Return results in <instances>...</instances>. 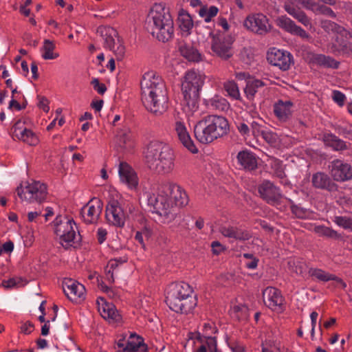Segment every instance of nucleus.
<instances>
[{
  "label": "nucleus",
  "instance_id": "52",
  "mask_svg": "<svg viewBox=\"0 0 352 352\" xmlns=\"http://www.w3.org/2000/svg\"><path fill=\"white\" fill-rule=\"evenodd\" d=\"M336 131L340 135L352 140V125L346 126H338L336 127Z\"/></svg>",
  "mask_w": 352,
  "mask_h": 352
},
{
  "label": "nucleus",
  "instance_id": "43",
  "mask_svg": "<svg viewBox=\"0 0 352 352\" xmlns=\"http://www.w3.org/2000/svg\"><path fill=\"white\" fill-rule=\"evenodd\" d=\"M224 89L228 94L235 100H240L239 87L234 81H228L224 84Z\"/></svg>",
  "mask_w": 352,
  "mask_h": 352
},
{
  "label": "nucleus",
  "instance_id": "51",
  "mask_svg": "<svg viewBox=\"0 0 352 352\" xmlns=\"http://www.w3.org/2000/svg\"><path fill=\"white\" fill-rule=\"evenodd\" d=\"M318 12L320 14L336 18V14L334 12V11L329 7H327L324 5H319L317 3V6H315L314 11Z\"/></svg>",
  "mask_w": 352,
  "mask_h": 352
},
{
  "label": "nucleus",
  "instance_id": "12",
  "mask_svg": "<svg viewBox=\"0 0 352 352\" xmlns=\"http://www.w3.org/2000/svg\"><path fill=\"white\" fill-rule=\"evenodd\" d=\"M105 217L107 221L115 226L122 228L124 226L125 214L119 201L115 199H111L106 206Z\"/></svg>",
  "mask_w": 352,
  "mask_h": 352
},
{
  "label": "nucleus",
  "instance_id": "42",
  "mask_svg": "<svg viewBox=\"0 0 352 352\" xmlns=\"http://www.w3.org/2000/svg\"><path fill=\"white\" fill-rule=\"evenodd\" d=\"M292 205L290 206L291 211L298 219H307L311 215V211L309 209L302 208L298 205L294 204L291 200Z\"/></svg>",
  "mask_w": 352,
  "mask_h": 352
},
{
  "label": "nucleus",
  "instance_id": "35",
  "mask_svg": "<svg viewBox=\"0 0 352 352\" xmlns=\"http://www.w3.org/2000/svg\"><path fill=\"white\" fill-rule=\"evenodd\" d=\"M265 85L261 80L249 78L247 80L246 86L244 89L245 94L248 99H253L258 89Z\"/></svg>",
  "mask_w": 352,
  "mask_h": 352
},
{
  "label": "nucleus",
  "instance_id": "64",
  "mask_svg": "<svg viewBox=\"0 0 352 352\" xmlns=\"http://www.w3.org/2000/svg\"><path fill=\"white\" fill-rule=\"evenodd\" d=\"M107 234V232L105 229H103L102 228H98V232H97V235H98V241L99 243L101 244L105 241Z\"/></svg>",
  "mask_w": 352,
  "mask_h": 352
},
{
  "label": "nucleus",
  "instance_id": "19",
  "mask_svg": "<svg viewBox=\"0 0 352 352\" xmlns=\"http://www.w3.org/2000/svg\"><path fill=\"white\" fill-rule=\"evenodd\" d=\"M263 297L265 305L272 310L280 309L284 301L280 292L272 287H268L263 291Z\"/></svg>",
  "mask_w": 352,
  "mask_h": 352
},
{
  "label": "nucleus",
  "instance_id": "22",
  "mask_svg": "<svg viewBox=\"0 0 352 352\" xmlns=\"http://www.w3.org/2000/svg\"><path fill=\"white\" fill-rule=\"evenodd\" d=\"M119 176L120 180L127 184L130 188H135L138 184L136 173L126 162H120L119 165Z\"/></svg>",
  "mask_w": 352,
  "mask_h": 352
},
{
  "label": "nucleus",
  "instance_id": "5",
  "mask_svg": "<svg viewBox=\"0 0 352 352\" xmlns=\"http://www.w3.org/2000/svg\"><path fill=\"white\" fill-rule=\"evenodd\" d=\"M192 292L187 283L173 284L167 292L166 302L171 310L177 313L188 314L197 305L196 297L192 296Z\"/></svg>",
  "mask_w": 352,
  "mask_h": 352
},
{
  "label": "nucleus",
  "instance_id": "21",
  "mask_svg": "<svg viewBox=\"0 0 352 352\" xmlns=\"http://www.w3.org/2000/svg\"><path fill=\"white\" fill-rule=\"evenodd\" d=\"M311 182L316 188L329 192L338 190V185L324 173L318 172L312 175Z\"/></svg>",
  "mask_w": 352,
  "mask_h": 352
},
{
  "label": "nucleus",
  "instance_id": "11",
  "mask_svg": "<svg viewBox=\"0 0 352 352\" xmlns=\"http://www.w3.org/2000/svg\"><path fill=\"white\" fill-rule=\"evenodd\" d=\"M160 192L165 193L168 196L170 202L174 201L177 206H184L188 203V196L183 189L178 185L170 183L164 182L160 184Z\"/></svg>",
  "mask_w": 352,
  "mask_h": 352
},
{
  "label": "nucleus",
  "instance_id": "31",
  "mask_svg": "<svg viewBox=\"0 0 352 352\" xmlns=\"http://www.w3.org/2000/svg\"><path fill=\"white\" fill-rule=\"evenodd\" d=\"M178 50L189 61L197 62L200 60L201 55L198 50L183 41L178 43Z\"/></svg>",
  "mask_w": 352,
  "mask_h": 352
},
{
  "label": "nucleus",
  "instance_id": "36",
  "mask_svg": "<svg viewBox=\"0 0 352 352\" xmlns=\"http://www.w3.org/2000/svg\"><path fill=\"white\" fill-rule=\"evenodd\" d=\"M314 232L319 236H326L333 239H339L342 238L340 234L329 227L324 226H317L314 229Z\"/></svg>",
  "mask_w": 352,
  "mask_h": 352
},
{
  "label": "nucleus",
  "instance_id": "55",
  "mask_svg": "<svg viewBox=\"0 0 352 352\" xmlns=\"http://www.w3.org/2000/svg\"><path fill=\"white\" fill-rule=\"evenodd\" d=\"M333 100L340 106H342L346 99L345 95L340 91L335 90L333 91Z\"/></svg>",
  "mask_w": 352,
  "mask_h": 352
},
{
  "label": "nucleus",
  "instance_id": "54",
  "mask_svg": "<svg viewBox=\"0 0 352 352\" xmlns=\"http://www.w3.org/2000/svg\"><path fill=\"white\" fill-rule=\"evenodd\" d=\"M91 84L93 85L94 89L98 91L99 94H104L107 90L106 85L104 84H100L98 78H94Z\"/></svg>",
  "mask_w": 352,
  "mask_h": 352
},
{
  "label": "nucleus",
  "instance_id": "24",
  "mask_svg": "<svg viewBox=\"0 0 352 352\" xmlns=\"http://www.w3.org/2000/svg\"><path fill=\"white\" fill-rule=\"evenodd\" d=\"M175 130L182 144L192 153H197L198 150L191 140L184 122L177 121L175 122Z\"/></svg>",
  "mask_w": 352,
  "mask_h": 352
},
{
  "label": "nucleus",
  "instance_id": "1",
  "mask_svg": "<svg viewBox=\"0 0 352 352\" xmlns=\"http://www.w3.org/2000/svg\"><path fill=\"white\" fill-rule=\"evenodd\" d=\"M141 99L145 108L155 116L168 109V97L165 83L153 72L144 74L141 82Z\"/></svg>",
  "mask_w": 352,
  "mask_h": 352
},
{
  "label": "nucleus",
  "instance_id": "29",
  "mask_svg": "<svg viewBox=\"0 0 352 352\" xmlns=\"http://www.w3.org/2000/svg\"><path fill=\"white\" fill-rule=\"evenodd\" d=\"M284 8L289 15L296 19L299 23L305 27H311V19L308 17L306 13L300 8L295 7L289 3H285L284 5Z\"/></svg>",
  "mask_w": 352,
  "mask_h": 352
},
{
  "label": "nucleus",
  "instance_id": "61",
  "mask_svg": "<svg viewBox=\"0 0 352 352\" xmlns=\"http://www.w3.org/2000/svg\"><path fill=\"white\" fill-rule=\"evenodd\" d=\"M39 99L38 107L42 109L45 112H48L50 107L48 106V100L44 96H38Z\"/></svg>",
  "mask_w": 352,
  "mask_h": 352
},
{
  "label": "nucleus",
  "instance_id": "20",
  "mask_svg": "<svg viewBox=\"0 0 352 352\" xmlns=\"http://www.w3.org/2000/svg\"><path fill=\"white\" fill-rule=\"evenodd\" d=\"M98 311L105 320L112 322H118L121 319L114 305L107 302L104 298L100 297L97 300Z\"/></svg>",
  "mask_w": 352,
  "mask_h": 352
},
{
  "label": "nucleus",
  "instance_id": "44",
  "mask_svg": "<svg viewBox=\"0 0 352 352\" xmlns=\"http://www.w3.org/2000/svg\"><path fill=\"white\" fill-rule=\"evenodd\" d=\"M136 339V342L133 341H129L126 347L123 349V352H126V351L128 352H133V351H142L143 346H146V345L143 342L142 337L137 336Z\"/></svg>",
  "mask_w": 352,
  "mask_h": 352
},
{
  "label": "nucleus",
  "instance_id": "27",
  "mask_svg": "<svg viewBox=\"0 0 352 352\" xmlns=\"http://www.w3.org/2000/svg\"><path fill=\"white\" fill-rule=\"evenodd\" d=\"M293 103L290 100H279L274 105V112L280 121L287 120L292 116Z\"/></svg>",
  "mask_w": 352,
  "mask_h": 352
},
{
  "label": "nucleus",
  "instance_id": "33",
  "mask_svg": "<svg viewBox=\"0 0 352 352\" xmlns=\"http://www.w3.org/2000/svg\"><path fill=\"white\" fill-rule=\"evenodd\" d=\"M311 60L314 64L327 68L337 69L340 65V63L334 58L324 54H314Z\"/></svg>",
  "mask_w": 352,
  "mask_h": 352
},
{
  "label": "nucleus",
  "instance_id": "8",
  "mask_svg": "<svg viewBox=\"0 0 352 352\" xmlns=\"http://www.w3.org/2000/svg\"><path fill=\"white\" fill-rule=\"evenodd\" d=\"M157 195H151L148 198V206L153 207V212L167 219H172L174 214L172 212V206L168 196L160 192V186L157 188Z\"/></svg>",
  "mask_w": 352,
  "mask_h": 352
},
{
  "label": "nucleus",
  "instance_id": "38",
  "mask_svg": "<svg viewBox=\"0 0 352 352\" xmlns=\"http://www.w3.org/2000/svg\"><path fill=\"white\" fill-rule=\"evenodd\" d=\"M55 45L53 42L49 39H45L43 43L42 50L44 53L42 55V58L45 60L55 59L58 57V54L54 53Z\"/></svg>",
  "mask_w": 352,
  "mask_h": 352
},
{
  "label": "nucleus",
  "instance_id": "3",
  "mask_svg": "<svg viewBox=\"0 0 352 352\" xmlns=\"http://www.w3.org/2000/svg\"><path fill=\"white\" fill-rule=\"evenodd\" d=\"M144 157L148 167L158 174L169 173L174 168V153L162 142H150L146 147Z\"/></svg>",
  "mask_w": 352,
  "mask_h": 352
},
{
  "label": "nucleus",
  "instance_id": "18",
  "mask_svg": "<svg viewBox=\"0 0 352 352\" xmlns=\"http://www.w3.org/2000/svg\"><path fill=\"white\" fill-rule=\"evenodd\" d=\"M63 289L67 297L72 301H77L78 299L83 298L85 292L83 285L71 278L64 279Z\"/></svg>",
  "mask_w": 352,
  "mask_h": 352
},
{
  "label": "nucleus",
  "instance_id": "58",
  "mask_svg": "<svg viewBox=\"0 0 352 352\" xmlns=\"http://www.w3.org/2000/svg\"><path fill=\"white\" fill-rule=\"evenodd\" d=\"M236 128L241 135H249L250 129L245 123L242 122L236 123Z\"/></svg>",
  "mask_w": 352,
  "mask_h": 352
},
{
  "label": "nucleus",
  "instance_id": "28",
  "mask_svg": "<svg viewBox=\"0 0 352 352\" xmlns=\"http://www.w3.org/2000/svg\"><path fill=\"white\" fill-rule=\"evenodd\" d=\"M197 340L201 343V346L198 348L197 352H217V340L215 337L209 336L206 333L204 336H201L200 333H197Z\"/></svg>",
  "mask_w": 352,
  "mask_h": 352
},
{
  "label": "nucleus",
  "instance_id": "13",
  "mask_svg": "<svg viewBox=\"0 0 352 352\" xmlns=\"http://www.w3.org/2000/svg\"><path fill=\"white\" fill-rule=\"evenodd\" d=\"M267 59L270 64L278 67L283 71H287L293 64V56L287 51L271 49L267 54Z\"/></svg>",
  "mask_w": 352,
  "mask_h": 352
},
{
  "label": "nucleus",
  "instance_id": "37",
  "mask_svg": "<svg viewBox=\"0 0 352 352\" xmlns=\"http://www.w3.org/2000/svg\"><path fill=\"white\" fill-rule=\"evenodd\" d=\"M208 104L212 109L221 111H226L229 106L227 100L219 96H214L213 98H210L208 102Z\"/></svg>",
  "mask_w": 352,
  "mask_h": 352
},
{
  "label": "nucleus",
  "instance_id": "6",
  "mask_svg": "<svg viewBox=\"0 0 352 352\" xmlns=\"http://www.w3.org/2000/svg\"><path fill=\"white\" fill-rule=\"evenodd\" d=\"M205 81V75L194 69L186 72L182 82L184 111L193 113L199 108V91Z\"/></svg>",
  "mask_w": 352,
  "mask_h": 352
},
{
  "label": "nucleus",
  "instance_id": "4",
  "mask_svg": "<svg viewBox=\"0 0 352 352\" xmlns=\"http://www.w3.org/2000/svg\"><path fill=\"white\" fill-rule=\"evenodd\" d=\"M229 131L228 122L221 116L208 115L194 126L195 138L202 144H208L227 134Z\"/></svg>",
  "mask_w": 352,
  "mask_h": 352
},
{
  "label": "nucleus",
  "instance_id": "40",
  "mask_svg": "<svg viewBox=\"0 0 352 352\" xmlns=\"http://www.w3.org/2000/svg\"><path fill=\"white\" fill-rule=\"evenodd\" d=\"M309 274L311 276L315 277L318 280L323 282L332 280V278H334V274H329L318 268H311L309 270Z\"/></svg>",
  "mask_w": 352,
  "mask_h": 352
},
{
  "label": "nucleus",
  "instance_id": "23",
  "mask_svg": "<svg viewBox=\"0 0 352 352\" xmlns=\"http://www.w3.org/2000/svg\"><path fill=\"white\" fill-rule=\"evenodd\" d=\"M279 27L286 32L300 36L304 39H309L310 35L301 27L297 25L292 19L287 16H281L278 19Z\"/></svg>",
  "mask_w": 352,
  "mask_h": 352
},
{
  "label": "nucleus",
  "instance_id": "46",
  "mask_svg": "<svg viewBox=\"0 0 352 352\" xmlns=\"http://www.w3.org/2000/svg\"><path fill=\"white\" fill-rule=\"evenodd\" d=\"M261 137L271 146L276 147L280 143V140L278 135L271 131L265 130V132H263Z\"/></svg>",
  "mask_w": 352,
  "mask_h": 352
},
{
  "label": "nucleus",
  "instance_id": "60",
  "mask_svg": "<svg viewBox=\"0 0 352 352\" xmlns=\"http://www.w3.org/2000/svg\"><path fill=\"white\" fill-rule=\"evenodd\" d=\"M34 329V324L31 322L27 321L21 325V331L24 334H30L33 331Z\"/></svg>",
  "mask_w": 352,
  "mask_h": 352
},
{
  "label": "nucleus",
  "instance_id": "34",
  "mask_svg": "<svg viewBox=\"0 0 352 352\" xmlns=\"http://www.w3.org/2000/svg\"><path fill=\"white\" fill-rule=\"evenodd\" d=\"M326 145L331 147L335 151H344L348 149L346 143L332 133H328L323 137Z\"/></svg>",
  "mask_w": 352,
  "mask_h": 352
},
{
  "label": "nucleus",
  "instance_id": "50",
  "mask_svg": "<svg viewBox=\"0 0 352 352\" xmlns=\"http://www.w3.org/2000/svg\"><path fill=\"white\" fill-rule=\"evenodd\" d=\"M28 129L25 126V123L22 122L21 120H18L13 126L12 130V136L13 138H21L22 133L26 131Z\"/></svg>",
  "mask_w": 352,
  "mask_h": 352
},
{
  "label": "nucleus",
  "instance_id": "17",
  "mask_svg": "<svg viewBox=\"0 0 352 352\" xmlns=\"http://www.w3.org/2000/svg\"><path fill=\"white\" fill-rule=\"evenodd\" d=\"M258 192L263 200L272 205L279 203L282 198L280 189L270 181H264L258 186Z\"/></svg>",
  "mask_w": 352,
  "mask_h": 352
},
{
  "label": "nucleus",
  "instance_id": "2",
  "mask_svg": "<svg viewBox=\"0 0 352 352\" xmlns=\"http://www.w3.org/2000/svg\"><path fill=\"white\" fill-rule=\"evenodd\" d=\"M144 27L146 31L159 41L170 40L174 34L173 19L165 6L155 3L148 13Z\"/></svg>",
  "mask_w": 352,
  "mask_h": 352
},
{
  "label": "nucleus",
  "instance_id": "47",
  "mask_svg": "<svg viewBox=\"0 0 352 352\" xmlns=\"http://www.w3.org/2000/svg\"><path fill=\"white\" fill-rule=\"evenodd\" d=\"M333 222L345 230L352 231V218L348 216H336Z\"/></svg>",
  "mask_w": 352,
  "mask_h": 352
},
{
  "label": "nucleus",
  "instance_id": "53",
  "mask_svg": "<svg viewBox=\"0 0 352 352\" xmlns=\"http://www.w3.org/2000/svg\"><path fill=\"white\" fill-rule=\"evenodd\" d=\"M240 56L242 60L246 64H250L254 59V56L251 50L247 48H243L241 50Z\"/></svg>",
  "mask_w": 352,
  "mask_h": 352
},
{
  "label": "nucleus",
  "instance_id": "10",
  "mask_svg": "<svg viewBox=\"0 0 352 352\" xmlns=\"http://www.w3.org/2000/svg\"><path fill=\"white\" fill-rule=\"evenodd\" d=\"M54 232L60 237V243L63 246H70L71 243L74 241L76 236L74 227L76 223L74 220L68 219L63 222L61 217H57L54 221Z\"/></svg>",
  "mask_w": 352,
  "mask_h": 352
},
{
  "label": "nucleus",
  "instance_id": "49",
  "mask_svg": "<svg viewBox=\"0 0 352 352\" xmlns=\"http://www.w3.org/2000/svg\"><path fill=\"white\" fill-rule=\"evenodd\" d=\"M266 130V127L265 126V122L263 120L258 119L257 120L253 121L251 123V131L252 134L254 136L262 135L263 132H265Z\"/></svg>",
  "mask_w": 352,
  "mask_h": 352
},
{
  "label": "nucleus",
  "instance_id": "9",
  "mask_svg": "<svg viewBox=\"0 0 352 352\" xmlns=\"http://www.w3.org/2000/svg\"><path fill=\"white\" fill-rule=\"evenodd\" d=\"M209 35L212 36L211 48L214 53L223 60H228L233 55L232 37L225 36L223 34H212L209 32Z\"/></svg>",
  "mask_w": 352,
  "mask_h": 352
},
{
  "label": "nucleus",
  "instance_id": "14",
  "mask_svg": "<svg viewBox=\"0 0 352 352\" xmlns=\"http://www.w3.org/2000/svg\"><path fill=\"white\" fill-rule=\"evenodd\" d=\"M102 210V201L96 198L92 199L80 210V215L87 224L96 223Z\"/></svg>",
  "mask_w": 352,
  "mask_h": 352
},
{
  "label": "nucleus",
  "instance_id": "32",
  "mask_svg": "<svg viewBox=\"0 0 352 352\" xmlns=\"http://www.w3.org/2000/svg\"><path fill=\"white\" fill-rule=\"evenodd\" d=\"M178 23L181 30L186 33V36L190 34V30L193 27V21L192 16L187 11L181 9L178 14Z\"/></svg>",
  "mask_w": 352,
  "mask_h": 352
},
{
  "label": "nucleus",
  "instance_id": "30",
  "mask_svg": "<svg viewBox=\"0 0 352 352\" xmlns=\"http://www.w3.org/2000/svg\"><path fill=\"white\" fill-rule=\"evenodd\" d=\"M237 160L245 169L252 170L257 167V160L254 153L250 151H240L237 155Z\"/></svg>",
  "mask_w": 352,
  "mask_h": 352
},
{
  "label": "nucleus",
  "instance_id": "62",
  "mask_svg": "<svg viewBox=\"0 0 352 352\" xmlns=\"http://www.w3.org/2000/svg\"><path fill=\"white\" fill-rule=\"evenodd\" d=\"M127 261V258H115L112 259L109 262V265H110L111 269H116L119 266V265L126 263Z\"/></svg>",
  "mask_w": 352,
  "mask_h": 352
},
{
  "label": "nucleus",
  "instance_id": "57",
  "mask_svg": "<svg viewBox=\"0 0 352 352\" xmlns=\"http://www.w3.org/2000/svg\"><path fill=\"white\" fill-rule=\"evenodd\" d=\"M119 144L120 146L124 148H126L127 143L129 142V137L126 133V131H121L118 134Z\"/></svg>",
  "mask_w": 352,
  "mask_h": 352
},
{
  "label": "nucleus",
  "instance_id": "39",
  "mask_svg": "<svg viewBox=\"0 0 352 352\" xmlns=\"http://www.w3.org/2000/svg\"><path fill=\"white\" fill-rule=\"evenodd\" d=\"M230 315L238 320H245L248 317V309L245 305H234L231 311Z\"/></svg>",
  "mask_w": 352,
  "mask_h": 352
},
{
  "label": "nucleus",
  "instance_id": "25",
  "mask_svg": "<svg viewBox=\"0 0 352 352\" xmlns=\"http://www.w3.org/2000/svg\"><path fill=\"white\" fill-rule=\"evenodd\" d=\"M219 232L226 237L232 238L235 240L247 241L252 237L250 232L235 226H221Z\"/></svg>",
  "mask_w": 352,
  "mask_h": 352
},
{
  "label": "nucleus",
  "instance_id": "59",
  "mask_svg": "<svg viewBox=\"0 0 352 352\" xmlns=\"http://www.w3.org/2000/svg\"><path fill=\"white\" fill-rule=\"evenodd\" d=\"M340 54H349L352 53V43H340Z\"/></svg>",
  "mask_w": 352,
  "mask_h": 352
},
{
  "label": "nucleus",
  "instance_id": "41",
  "mask_svg": "<svg viewBox=\"0 0 352 352\" xmlns=\"http://www.w3.org/2000/svg\"><path fill=\"white\" fill-rule=\"evenodd\" d=\"M219 9L214 6L208 8L206 6H201L198 12L200 16L204 18L206 22H210L211 18L215 16L218 13Z\"/></svg>",
  "mask_w": 352,
  "mask_h": 352
},
{
  "label": "nucleus",
  "instance_id": "26",
  "mask_svg": "<svg viewBox=\"0 0 352 352\" xmlns=\"http://www.w3.org/2000/svg\"><path fill=\"white\" fill-rule=\"evenodd\" d=\"M104 41V47L112 49L119 37L117 31L111 27L100 26L96 32Z\"/></svg>",
  "mask_w": 352,
  "mask_h": 352
},
{
  "label": "nucleus",
  "instance_id": "7",
  "mask_svg": "<svg viewBox=\"0 0 352 352\" xmlns=\"http://www.w3.org/2000/svg\"><path fill=\"white\" fill-rule=\"evenodd\" d=\"M18 196L22 199L28 202L43 201L47 197V186L45 184L40 182H33L28 184L23 189L22 186L16 188Z\"/></svg>",
  "mask_w": 352,
  "mask_h": 352
},
{
  "label": "nucleus",
  "instance_id": "45",
  "mask_svg": "<svg viewBox=\"0 0 352 352\" xmlns=\"http://www.w3.org/2000/svg\"><path fill=\"white\" fill-rule=\"evenodd\" d=\"M109 50L113 52L116 59L118 61H121L124 58L125 55V47L120 37H118L117 42L113 48Z\"/></svg>",
  "mask_w": 352,
  "mask_h": 352
},
{
  "label": "nucleus",
  "instance_id": "48",
  "mask_svg": "<svg viewBox=\"0 0 352 352\" xmlns=\"http://www.w3.org/2000/svg\"><path fill=\"white\" fill-rule=\"evenodd\" d=\"M21 136V138L17 139L31 146L36 145L38 142L36 135L30 129H27L26 131L22 133Z\"/></svg>",
  "mask_w": 352,
  "mask_h": 352
},
{
  "label": "nucleus",
  "instance_id": "15",
  "mask_svg": "<svg viewBox=\"0 0 352 352\" xmlns=\"http://www.w3.org/2000/svg\"><path fill=\"white\" fill-rule=\"evenodd\" d=\"M330 173L335 181L345 182L352 179V166L341 160H334L329 166Z\"/></svg>",
  "mask_w": 352,
  "mask_h": 352
},
{
  "label": "nucleus",
  "instance_id": "63",
  "mask_svg": "<svg viewBox=\"0 0 352 352\" xmlns=\"http://www.w3.org/2000/svg\"><path fill=\"white\" fill-rule=\"evenodd\" d=\"M332 33L340 34L342 36H346L349 33L348 31L342 26L336 23L334 25L333 31Z\"/></svg>",
  "mask_w": 352,
  "mask_h": 352
},
{
  "label": "nucleus",
  "instance_id": "56",
  "mask_svg": "<svg viewBox=\"0 0 352 352\" xmlns=\"http://www.w3.org/2000/svg\"><path fill=\"white\" fill-rule=\"evenodd\" d=\"M336 22L329 20H322L320 22L321 28L327 33H332Z\"/></svg>",
  "mask_w": 352,
  "mask_h": 352
},
{
  "label": "nucleus",
  "instance_id": "16",
  "mask_svg": "<svg viewBox=\"0 0 352 352\" xmlns=\"http://www.w3.org/2000/svg\"><path fill=\"white\" fill-rule=\"evenodd\" d=\"M243 25L247 29L258 34L267 33L270 28L267 18L263 14L248 16Z\"/></svg>",
  "mask_w": 352,
  "mask_h": 352
}]
</instances>
